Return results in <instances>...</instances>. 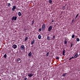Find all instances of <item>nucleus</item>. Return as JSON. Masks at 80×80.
Listing matches in <instances>:
<instances>
[{
  "mask_svg": "<svg viewBox=\"0 0 80 80\" xmlns=\"http://www.w3.org/2000/svg\"><path fill=\"white\" fill-rule=\"evenodd\" d=\"M20 49L22 51H25V47L24 45H22L20 47Z\"/></svg>",
  "mask_w": 80,
  "mask_h": 80,
  "instance_id": "f257e3e1",
  "label": "nucleus"
},
{
  "mask_svg": "<svg viewBox=\"0 0 80 80\" xmlns=\"http://www.w3.org/2000/svg\"><path fill=\"white\" fill-rule=\"evenodd\" d=\"M17 16H13L12 19V21H13V20H14V21H16V20H17Z\"/></svg>",
  "mask_w": 80,
  "mask_h": 80,
  "instance_id": "f03ea898",
  "label": "nucleus"
},
{
  "mask_svg": "<svg viewBox=\"0 0 80 80\" xmlns=\"http://www.w3.org/2000/svg\"><path fill=\"white\" fill-rule=\"evenodd\" d=\"M52 28H53V26H49V28H48V32H50L51 30L52 29Z\"/></svg>",
  "mask_w": 80,
  "mask_h": 80,
  "instance_id": "7ed1b4c3",
  "label": "nucleus"
},
{
  "mask_svg": "<svg viewBox=\"0 0 80 80\" xmlns=\"http://www.w3.org/2000/svg\"><path fill=\"white\" fill-rule=\"evenodd\" d=\"M45 27V24L43 23V25L42 26V30H44Z\"/></svg>",
  "mask_w": 80,
  "mask_h": 80,
  "instance_id": "20e7f679",
  "label": "nucleus"
},
{
  "mask_svg": "<svg viewBox=\"0 0 80 80\" xmlns=\"http://www.w3.org/2000/svg\"><path fill=\"white\" fill-rule=\"evenodd\" d=\"M17 7V6H13V8H12V11H14L15 9H16V8Z\"/></svg>",
  "mask_w": 80,
  "mask_h": 80,
  "instance_id": "39448f33",
  "label": "nucleus"
},
{
  "mask_svg": "<svg viewBox=\"0 0 80 80\" xmlns=\"http://www.w3.org/2000/svg\"><path fill=\"white\" fill-rule=\"evenodd\" d=\"M12 47L14 49H16L17 48V46L16 45H13L12 46Z\"/></svg>",
  "mask_w": 80,
  "mask_h": 80,
  "instance_id": "423d86ee",
  "label": "nucleus"
},
{
  "mask_svg": "<svg viewBox=\"0 0 80 80\" xmlns=\"http://www.w3.org/2000/svg\"><path fill=\"white\" fill-rule=\"evenodd\" d=\"M33 75V74H32V73L29 74L28 75V77H32V76Z\"/></svg>",
  "mask_w": 80,
  "mask_h": 80,
  "instance_id": "0eeeda50",
  "label": "nucleus"
},
{
  "mask_svg": "<svg viewBox=\"0 0 80 80\" xmlns=\"http://www.w3.org/2000/svg\"><path fill=\"white\" fill-rule=\"evenodd\" d=\"M32 52H30L28 54V56H29V57H30L32 56Z\"/></svg>",
  "mask_w": 80,
  "mask_h": 80,
  "instance_id": "6e6552de",
  "label": "nucleus"
},
{
  "mask_svg": "<svg viewBox=\"0 0 80 80\" xmlns=\"http://www.w3.org/2000/svg\"><path fill=\"white\" fill-rule=\"evenodd\" d=\"M77 56H78V53L77 52L76 55L74 56V57L75 58H77Z\"/></svg>",
  "mask_w": 80,
  "mask_h": 80,
  "instance_id": "1a4fd4ad",
  "label": "nucleus"
},
{
  "mask_svg": "<svg viewBox=\"0 0 80 80\" xmlns=\"http://www.w3.org/2000/svg\"><path fill=\"white\" fill-rule=\"evenodd\" d=\"M61 10H65V6H62V8Z\"/></svg>",
  "mask_w": 80,
  "mask_h": 80,
  "instance_id": "9d476101",
  "label": "nucleus"
},
{
  "mask_svg": "<svg viewBox=\"0 0 80 80\" xmlns=\"http://www.w3.org/2000/svg\"><path fill=\"white\" fill-rule=\"evenodd\" d=\"M65 49H64L62 52V55L65 56Z\"/></svg>",
  "mask_w": 80,
  "mask_h": 80,
  "instance_id": "9b49d317",
  "label": "nucleus"
},
{
  "mask_svg": "<svg viewBox=\"0 0 80 80\" xmlns=\"http://www.w3.org/2000/svg\"><path fill=\"white\" fill-rule=\"evenodd\" d=\"M35 42V40L33 39L32 40L31 43V45H33L34 42Z\"/></svg>",
  "mask_w": 80,
  "mask_h": 80,
  "instance_id": "f8f14e48",
  "label": "nucleus"
},
{
  "mask_svg": "<svg viewBox=\"0 0 80 80\" xmlns=\"http://www.w3.org/2000/svg\"><path fill=\"white\" fill-rule=\"evenodd\" d=\"M49 2L50 3L51 5H52V1L51 0H49Z\"/></svg>",
  "mask_w": 80,
  "mask_h": 80,
  "instance_id": "ddd939ff",
  "label": "nucleus"
},
{
  "mask_svg": "<svg viewBox=\"0 0 80 80\" xmlns=\"http://www.w3.org/2000/svg\"><path fill=\"white\" fill-rule=\"evenodd\" d=\"M42 38V37L41 36V35L40 34L38 36V39H41V38Z\"/></svg>",
  "mask_w": 80,
  "mask_h": 80,
  "instance_id": "4468645a",
  "label": "nucleus"
},
{
  "mask_svg": "<svg viewBox=\"0 0 80 80\" xmlns=\"http://www.w3.org/2000/svg\"><path fill=\"white\" fill-rule=\"evenodd\" d=\"M18 15L19 17H20L22 15V14H21V12H18Z\"/></svg>",
  "mask_w": 80,
  "mask_h": 80,
  "instance_id": "2eb2a0df",
  "label": "nucleus"
},
{
  "mask_svg": "<svg viewBox=\"0 0 80 80\" xmlns=\"http://www.w3.org/2000/svg\"><path fill=\"white\" fill-rule=\"evenodd\" d=\"M47 40H50V36H48L47 37Z\"/></svg>",
  "mask_w": 80,
  "mask_h": 80,
  "instance_id": "dca6fc26",
  "label": "nucleus"
},
{
  "mask_svg": "<svg viewBox=\"0 0 80 80\" xmlns=\"http://www.w3.org/2000/svg\"><path fill=\"white\" fill-rule=\"evenodd\" d=\"M3 57L5 58H7V54H5Z\"/></svg>",
  "mask_w": 80,
  "mask_h": 80,
  "instance_id": "f3484780",
  "label": "nucleus"
},
{
  "mask_svg": "<svg viewBox=\"0 0 80 80\" xmlns=\"http://www.w3.org/2000/svg\"><path fill=\"white\" fill-rule=\"evenodd\" d=\"M8 7H10V6H11V4H10V3H8Z\"/></svg>",
  "mask_w": 80,
  "mask_h": 80,
  "instance_id": "a211bd4d",
  "label": "nucleus"
},
{
  "mask_svg": "<svg viewBox=\"0 0 80 80\" xmlns=\"http://www.w3.org/2000/svg\"><path fill=\"white\" fill-rule=\"evenodd\" d=\"M27 39H28V37H26L25 38V41H27Z\"/></svg>",
  "mask_w": 80,
  "mask_h": 80,
  "instance_id": "6ab92c4d",
  "label": "nucleus"
},
{
  "mask_svg": "<svg viewBox=\"0 0 80 80\" xmlns=\"http://www.w3.org/2000/svg\"><path fill=\"white\" fill-rule=\"evenodd\" d=\"M76 40L78 42H79V41H80V39H79V38H77L76 39Z\"/></svg>",
  "mask_w": 80,
  "mask_h": 80,
  "instance_id": "aec40b11",
  "label": "nucleus"
},
{
  "mask_svg": "<svg viewBox=\"0 0 80 80\" xmlns=\"http://www.w3.org/2000/svg\"><path fill=\"white\" fill-rule=\"evenodd\" d=\"M48 55H49V52H48L47 53L46 55L47 56V57H48Z\"/></svg>",
  "mask_w": 80,
  "mask_h": 80,
  "instance_id": "412c9836",
  "label": "nucleus"
},
{
  "mask_svg": "<svg viewBox=\"0 0 80 80\" xmlns=\"http://www.w3.org/2000/svg\"><path fill=\"white\" fill-rule=\"evenodd\" d=\"M60 58V57H57L56 58V60H58V59H59Z\"/></svg>",
  "mask_w": 80,
  "mask_h": 80,
  "instance_id": "4be33fe9",
  "label": "nucleus"
},
{
  "mask_svg": "<svg viewBox=\"0 0 80 80\" xmlns=\"http://www.w3.org/2000/svg\"><path fill=\"white\" fill-rule=\"evenodd\" d=\"M67 75V73H65L62 75V77H65Z\"/></svg>",
  "mask_w": 80,
  "mask_h": 80,
  "instance_id": "5701e85b",
  "label": "nucleus"
},
{
  "mask_svg": "<svg viewBox=\"0 0 80 80\" xmlns=\"http://www.w3.org/2000/svg\"><path fill=\"white\" fill-rule=\"evenodd\" d=\"M20 60H21L20 58H18L17 59V61L18 62V61H20Z\"/></svg>",
  "mask_w": 80,
  "mask_h": 80,
  "instance_id": "b1692460",
  "label": "nucleus"
},
{
  "mask_svg": "<svg viewBox=\"0 0 80 80\" xmlns=\"http://www.w3.org/2000/svg\"><path fill=\"white\" fill-rule=\"evenodd\" d=\"M64 44L66 45L67 43V42L66 41H64Z\"/></svg>",
  "mask_w": 80,
  "mask_h": 80,
  "instance_id": "393cba45",
  "label": "nucleus"
},
{
  "mask_svg": "<svg viewBox=\"0 0 80 80\" xmlns=\"http://www.w3.org/2000/svg\"><path fill=\"white\" fill-rule=\"evenodd\" d=\"M72 38H74V37H75V35H72Z\"/></svg>",
  "mask_w": 80,
  "mask_h": 80,
  "instance_id": "a878e982",
  "label": "nucleus"
},
{
  "mask_svg": "<svg viewBox=\"0 0 80 80\" xmlns=\"http://www.w3.org/2000/svg\"><path fill=\"white\" fill-rule=\"evenodd\" d=\"M34 23V20H33L32 21V25H33Z\"/></svg>",
  "mask_w": 80,
  "mask_h": 80,
  "instance_id": "bb28decb",
  "label": "nucleus"
},
{
  "mask_svg": "<svg viewBox=\"0 0 80 80\" xmlns=\"http://www.w3.org/2000/svg\"><path fill=\"white\" fill-rule=\"evenodd\" d=\"M78 14H77V15L75 17V19H76L77 17H78Z\"/></svg>",
  "mask_w": 80,
  "mask_h": 80,
  "instance_id": "cd10ccee",
  "label": "nucleus"
},
{
  "mask_svg": "<svg viewBox=\"0 0 80 80\" xmlns=\"http://www.w3.org/2000/svg\"><path fill=\"white\" fill-rule=\"evenodd\" d=\"M55 38V35H54V36H53V39H54V38Z\"/></svg>",
  "mask_w": 80,
  "mask_h": 80,
  "instance_id": "c85d7f7f",
  "label": "nucleus"
},
{
  "mask_svg": "<svg viewBox=\"0 0 80 80\" xmlns=\"http://www.w3.org/2000/svg\"><path fill=\"white\" fill-rule=\"evenodd\" d=\"M39 31H40V32L42 31V29H41V28H39Z\"/></svg>",
  "mask_w": 80,
  "mask_h": 80,
  "instance_id": "c756f323",
  "label": "nucleus"
},
{
  "mask_svg": "<svg viewBox=\"0 0 80 80\" xmlns=\"http://www.w3.org/2000/svg\"><path fill=\"white\" fill-rule=\"evenodd\" d=\"M27 79V78H24V80H26Z\"/></svg>",
  "mask_w": 80,
  "mask_h": 80,
  "instance_id": "7c9ffc66",
  "label": "nucleus"
},
{
  "mask_svg": "<svg viewBox=\"0 0 80 80\" xmlns=\"http://www.w3.org/2000/svg\"><path fill=\"white\" fill-rule=\"evenodd\" d=\"M72 43H71V48H72Z\"/></svg>",
  "mask_w": 80,
  "mask_h": 80,
  "instance_id": "2f4dec72",
  "label": "nucleus"
},
{
  "mask_svg": "<svg viewBox=\"0 0 80 80\" xmlns=\"http://www.w3.org/2000/svg\"><path fill=\"white\" fill-rule=\"evenodd\" d=\"M71 59H72V58H70L69 59V60H71Z\"/></svg>",
  "mask_w": 80,
  "mask_h": 80,
  "instance_id": "473e14b6",
  "label": "nucleus"
},
{
  "mask_svg": "<svg viewBox=\"0 0 80 80\" xmlns=\"http://www.w3.org/2000/svg\"><path fill=\"white\" fill-rule=\"evenodd\" d=\"M18 63H21V61H20L19 62H18Z\"/></svg>",
  "mask_w": 80,
  "mask_h": 80,
  "instance_id": "72a5a7b5",
  "label": "nucleus"
},
{
  "mask_svg": "<svg viewBox=\"0 0 80 80\" xmlns=\"http://www.w3.org/2000/svg\"><path fill=\"white\" fill-rule=\"evenodd\" d=\"M74 58V57H72L71 58V59H72V58Z\"/></svg>",
  "mask_w": 80,
  "mask_h": 80,
  "instance_id": "f704fd0d",
  "label": "nucleus"
},
{
  "mask_svg": "<svg viewBox=\"0 0 80 80\" xmlns=\"http://www.w3.org/2000/svg\"><path fill=\"white\" fill-rule=\"evenodd\" d=\"M52 22H54V20H52Z\"/></svg>",
  "mask_w": 80,
  "mask_h": 80,
  "instance_id": "c9c22d12",
  "label": "nucleus"
},
{
  "mask_svg": "<svg viewBox=\"0 0 80 80\" xmlns=\"http://www.w3.org/2000/svg\"><path fill=\"white\" fill-rule=\"evenodd\" d=\"M67 40V39L65 38V41H66V40Z\"/></svg>",
  "mask_w": 80,
  "mask_h": 80,
  "instance_id": "e433bc0d",
  "label": "nucleus"
},
{
  "mask_svg": "<svg viewBox=\"0 0 80 80\" xmlns=\"http://www.w3.org/2000/svg\"><path fill=\"white\" fill-rule=\"evenodd\" d=\"M72 22H73V20H72Z\"/></svg>",
  "mask_w": 80,
  "mask_h": 80,
  "instance_id": "4c0bfd02",
  "label": "nucleus"
},
{
  "mask_svg": "<svg viewBox=\"0 0 80 80\" xmlns=\"http://www.w3.org/2000/svg\"><path fill=\"white\" fill-rule=\"evenodd\" d=\"M19 9V8H18V10Z\"/></svg>",
  "mask_w": 80,
  "mask_h": 80,
  "instance_id": "58836bf2",
  "label": "nucleus"
},
{
  "mask_svg": "<svg viewBox=\"0 0 80 80\" xmlns=\"http://www.w3.org/2000/svg\"><path fill=\"white\" fill-rule=\"evenodd\" d=\"M0 80H2V79H0Z\"/></svg>",
  "mask_w": 80,
  "mask_h": 80,
  "instance_id": "ea45409f",
  "label": "nucleus"
},
{
  "mask_svg": "<svg viewBox=\"0 0 80 80\" xmlns=\"http://www.w3.org/2000/svg\"><path fill=\"white\" fill-rule=\"evenodd\" d=\"M17 10V9H16Z\"/></svg>",
  "mask_w": 80,
  "mask_h": 80,
  "instance_id": "a19ab883",
  "label": "nucleus"
}]
</instances>
